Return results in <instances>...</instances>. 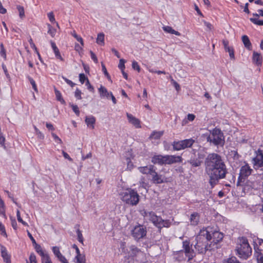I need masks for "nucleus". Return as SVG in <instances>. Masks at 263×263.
<instances>
[{
    "mask_svg": "<svg viewBox=\"0 0 263 263\" xmlns=\"http://www.w3.org/2000/svg\"><path fill=\"white\" fill-rule=\"evenodd\" d=\"M209 178V183L212 188L218 184L219 180L226 178L228 174V170L224 162L205 172Z\"/></svg>",
    "mask_w": 263,
    "mask_h": 263,
    "instance_id": "nucleus-1",
    "label": "nucleus"
},
{
    "mask_svg": "<svg viewBox=\"0 0 263 263\" xmlns=\"http://www.w3.org/2000/svg\"><path fill=\"white\" fill-rule=\"evenodd\" d=\"M196 240L197 242L194 245V248L198 253H205L208 250L214 249V247H212L211 243L209 244L208 242L212 240L211 234L208 231H206L205 234H203V236L202 235L197 236Z\"/></svg>",
    "mask_w": 263,
    "mask_h": 263,
    "instance_id": "nucleus-2",
    "label": "nucleus"
},
{
    "mask_svg": "<svg viewBox=\"0 0 263 263\" xmlns=\"http://www.w3.org/2000/svg\"><path fill=\"white\" fill-rule=\"evenodd\" d=\"M235 251L236 254L242 259H247L251 255L252 248L247 238L241 237L238 238Z\"/></svg>",
    "mask_w": 263,
    "mask_h": 263,
    "instance_id": "nucleus-3",
    "label": "nucleus"
},
{
    "mask_svg": "<svg viewBox=\"0 0 263 263\" xmlns=\"http://www.w3.org/2000/svg\"><path fill=\"white\" fill-rule=\"evenodd\" d=\"M252 172L253 170L248 163H246L242 166L240 169L236 185L237 186H243V190H245L246 186L249 185V183L248 180H246V179L252 174Z\"/></svg>",
    "mask_w": 263,
    "mask_h": 263,
    "instance_id": "nucleus-4",
    "label": "nucleus"
},
{
    "mask_svg": "<svg viewBox=\"0 0 263 263\" xmlns=\"http://www.w3.org/2000/svg\"><path fill=\"white\" fill-rule=\"evenodd\" d=\"M210 134L206 136V141L215 146L223 145L224 143V136L221 130L214 128L210 130Z\"/></svg>",
    "mask_w": 263,
    "mask_h": 263,
    "instance_id": "nucleus-5",
    "label": "nucleus"
},
{
    "mask_svg": "<svg viewBox=\"0 0 263 263\" xmlns=\"http://www.w3.org/2000/svg\"><path fill=\"white\" fill-rule=\"evenodd\" d=\"M224 162L222 157L215 153L209 154L205 159V172Z\"/></svg>",
    "mask_w": 263,
    "mask_h": 263,
    "instance_id": "nucleus-6",
    "label": "nucleus"
},
{
    "mask_svg": "<svg viewBox=\"0 0 263 263\" xmlns=\"http://www.w3.org/2000/svg\"><path fill=\"white\" fill-rule=\"evenodd\" d=\"M123 201L130 205H136L139 202V195L137 192L132 189H127L121 194Z\"/></svg>",
    "mask_w": 263,
    "mask_h": 263,
    "instance_id": "nucleus-7",
    "label": "nucleus"
},
{
    "mask_svg": "<svg viewBox=\"0 0 263 263\" xmlns=\"http://www.w3.org/2000/svg\"><path fill=\"white\" fill-rule=\"evenodd\" d=\"M149 220L155 226L161 230L162 228H169L171 225V221L168 220H163L160 216H158L154 212L148 213Z\"/></svg>",
    "mask_w": 263,
    "mask_h": 263,
    "instance_id": "nucleus-8",
    "label": "nucleus"
},
{
    "mask_svg": "<svg viewBox=\"0 0 263 263\" xmlns=\"http://www.w3.org/2000/svg\"><path fill=\"white\" fill-rule=\"evenodd\" d=\"M184 255L187 257V261H191L195 256L196 252L193 248V244L188 239L182 242V249Z\"/></svg>",
    "mask_w": 263,
    "mask_h": 263,
    "instance_id": "nucleus-9",
    "label": "nucleus"
},
{
    "mask_svg": "<svg viewBox=\"0 0 263 263\" xmlns=\"http://www.w3.org/2000/svg\"><path fill=\"white\" fill-rule=\"evenodd\" d=\"M147 234L146 228L141 224L136 226L131 231V235L136 241L144 238Z\"/></svg>",
    "mask_w": 263,
    "mask_h": 263,
    "instance_id": "nucleus-10",
    "label": "nucleus"
},
{
    "mask_svg": "<svg viewBox=\"0 0 263 263\" xmlns=\"http://www.w3.org/2000/svg\"><path fill=\"white\" fill-rule=\"evenodd\" d=\"M252 163L255 167H263V151L258 149L256 151V156L252 159Z\"/></svg>",
    "mask_w": 263,
    "mask_h": 263,
    "instance_id": "nucleus-11",
    "label": "nucleus"
},
{
    "mask_svg": "<svg viewBox=\"0 0 263 263\" xmlns=\"http://www.w3.org/2000/svg\"><path fill=\"white\" fill-rule=\"evenodd\" d=\"M211 236L212 241L210 243L212 247H214V249L218 248L217 245L222 240L223 238V234L218 231H214L212 233V234H211Z\"/></svg>",
    "mask_w": 263,
    "mask_h": 263,
    "instance_id": "nucleus-12",
    "label": "nucleus"
},
{
    "mask_svg": "<svg viewBox=\"0 0 263 263\" xmlns=\"http://www.w3.org/2000/svg\"><path fill=\"white\" fill-rule=\"evenodd\" d=\"M165 164H172L178 162H181L182 161V157L179 156L175 155H165Z\"/></svg>",
    "mask_w": 263,
    "mask_h": 263,
    "instance_id": "nucleus-13",
    "label": "nucleus"
},
{
    "mask_svg": "<svg viewBox=\"0 0 263 263\" xmlns=\"http://www.w3.org/2000/svg\"><path fill=\"white\" fill-rule=\"evenodd\" d=\"M151 175L152 176V181L155 184H161L165 182V177L162 175H159L155 170Z\"/></svg>",
    "mask_w": 263,
    "mask_h": 263,
    "instance_id": "nucleus-14",
    "label": "nucleus"
},
{
    "mask_svg": "<svg viewBox=\"0 0 263 263\" xmlns=\"http://www.w3.org/2000/svg\"><path fill=\"white\" fill-rule=\"evenodd\" d=\"M172 255L173 259L179 262L184 261L187 258L182 250L173 252Z\"/></svg>",
    "mask_w": 263,
    "mask_h": 263,
    "instance_id": "nucleus-15",
    "label": "nucleus"
},
{
    "mask_svg": "<svg viewBox=\"0 0 263 263\" xmlns=\"http://www.w3.org/2000/svg\"><path fill=\"white\" fill-rule=\"evenodd\" d=\"M152 162L154 164H158L160 165L165 164V156L161 155H155L152 158Z\"/></svg>",
    "mask_w": 263,
    "mask_h": 263,
    "instance_id": "nucleus-16",
    "label": "nucleus"
},
{
    "mask_svg": "<svg viewBox=\"0 0 263 263\" xmlns=\"http://www.w3.org/2000/svg\"><path fill=\"white\" fill-rule=\"evenodd\" d=\"M200 217V214L197 212H193L191 214L190 217L191 225L193 226H197L199 222Z\"/></svg>",
    "mask_w": 263,
    "mask_h": 263,
    "instance_id": "nucleus-17",
    "label": "nucleus"
},
{
    "mask_svg": "<svg viewBox=\"0 0 263 263\" xmlns=\"http://www.w3.org/2000/svg\"><path fill=\"white\" fill-rule=\"evenodd\" d=\"M1 255L4 259V261L5 263H11L10 259V256L8 254L6 248L3 246H1Z\"/></svg>",
    "mask_w": 263,
    "mask_h": 263,
    "instance_id": "nucleus-18",
    "label": "nucleus"
},
{
    "mask_svg": "<svg viewBox=\"0 0 263 263\" xmlns=\"http://www.w3.org/2000/svg\"><path fill=\"white\" fill-rule=\"evenodd\" d=\"M222 43L224 46L225 50L227 52H229L230 58L231 59H235L234 51L233 48L232 47L229 46L228 41L223 40L222 41Z\"/></svg>",
    "mask_w": 263,
    "mask_h": 263,
    "instance_id": "nucleus-19",
    "label": "nucleus"
},
{
    "mask_svg": "<svg viewBox=\"0 0 263 263\" xmlns=\"http://www.w3.org/2000/svg\"><path fill=\"white\" fill-rule=\"evenodd\" d=\"M252 61L253 63L257 66H260L262 64V58L260 53L254 51L253 53Z\"/></svg>",
    "mask_w": 263,
    "mask_h": 263,
    "instance_id": "nucleus-20",
    "label": "nucleus"
},
{
    "mask_svg": "<svg viewBox=\"0 0 263 263\" xmlns=\"http://www.w3.org/2000/svg\"><path fill=\"white\" fill-rule=\"evenodd\" d=\"M154 165H151L149 166L139 167L138 170L142 174L152 175L154 171Z\"/></svg>",
    "mask_w": 263,
    "mask_h": 263,
    "instance_id": "nucleus-21",
    "label": "nucleus"
},
{
    "mask_svg": "<svg viewBox=\"0 0 263 263\" xmlns=\"http://www.w3.org/2000/svg\"><path fill=\"white\" fill-rule=\"evenodd\" d=\"M85 122L87 126L93 129L95 128V124L96 123V118L93 116H86L85 117Z\"/></svg>",
    "mask_w": 263,
    "mask_h": 263,
    "instance_id": "nucleus-22",
    "label": "nucleus"
},
{
    "mask_svg": "<svg viewBox=\"0 0 263 263\" xmlns=\"http://www.w3.org/2000/svg\"><path fill=\"white\" fill-rule=\"evenodd\" d=\"M127 117L129 120V122L133 124L136 127L139 128L140 126V122L139 119L134 117L132 115L127 114Z\"/></svg>",
    "mask_w": 263,
    "mask_h": 263,
    "instance_id": "nucleus-23",
    "label": "nucleus"
},
{
    "mask_svg": "<svg viewBox=\"0 0 263 263\" xmlns=\"http://www.w3.org/2000/svg\"><path fill=\"white\" fill-rule=\"evenodd\" d=\"M50 44H51V47L53 50V52L55 54V56L57 58V59L60 60L61 61H63L64 59L62 57V56L60 54V51H59L58 48L57 47V46H56L55 43L54 42H53L52 41H51Z\"/></svg>",
    "mask_w": 263,
    "mask_h": 263,
    "instance_id": "nucleus-24",
    "label": "nucleus"
},
{
    "mask_svg": "<svg viewBox=\"0 0 263 263\" xmlns=\"http://www.w3.org/2000/svg\"><path fill=\"white\" fill-rule=\"evenodd\" d=\"M98 91L101 98H106L109 99L110 92H108L105 87L101 85L98 89Z\"/></svg>",
    "mask_w": 263,
    "mask_h": 263,
    "instance_id": "nucleus-25",
    "label": "nucleus"
},
{
    "mask_svg": "<svg viewBox=\"0 0 263 263\" xmlns=\"http://www.w3.org/2000/svg\"><path fill=\"white\" fill-rule=\"evenodd\" d=\"M254 251L257 263H263V254L261 253V250L259 249V247H257V245L254 247Z\"/></svg>",
    "mask_w": 263,
    "mask_h": 263,
    "instance_id": "nucleus-26",
    "label": "nucleus"
},
{
    "mask_svg": "<svg viewBox=\"0 0 263 263\" xmlns=\"http://www.w3.org/2000/svg\"><path fill=\"white\" fill-rule=\"evenodd\" d=\"M192 167H199L201 165L202 161L197 158H191L189 161Z\"/></svg>",
    "mask_w": 263,
    "mask_h": 263,
    "instance_id": "nucleus-27",
    "label": "nucleus"
},
{
    "mask_svg": "<svg viewBox=\"0 0 263 263\" xmlns=\"http://www.w3.org/2000/svg\"><path fill=\"white\" fill-rule=\"evenodd\" d=\"M241 39L245 47L248 50H251L252 46L249 37L246 35H243L242 36Z\"/></svg>",
    "mask_w": 263,
    "mask_h": 263,
    "instance_id": "nucleus-28",
    "label": "nucleus"
},
{
    "mask_svg": "<svg viewBox=\"0 0 263 263\" xmlns=\"http://www.w3.org/2000/svg\"><path fill=\"white\" fill-rule=\"evenodd\" d=\"M184 149L191 147L195 142V140L192 138L182 140Z\"/></svg>",
    "mask_w": 263,
    "mask_h": 263,
    "instance_id": "nucleus-29",
    "label": "nucleus"
},
{
    "mask_svg": "<svg viewBox=\"0 0 263 263\" xmlns=\"http://www.w3.org/2000/svg\"><path fill=\"white\" fill-rule=\"evenodd\" d=\"M172 145L174 151H180L181 149H184L182 140L174 141Z\"/></svg>",
    "mask_w": 263,
    "mask_h": 263,
    "instance_id": "nucleus-30",
    "label": "nucleus"
},
{
    "mask_svg": "<svg viewBox=\"0 0 263 263\" xmlns=\"http://www.w3.org/2000/svg\"><path fill=\"white\" fill-rule=\"evenodd\" d=\"M74 259L76 260L77 263H85L86 262L85 255L81 254V253L78 251H77V254L76 256Z\"/></svg>",
    "mask_w": 263,
    "mask_h": 263,
    "instance_id": "nucleus-31",
    "label": "nucleus"
},
{
    "mask_svg": "<svg viewBox=\"0 0 263 263\" xmlns=\"http://www.w3.org/2000/svg\"><path fill=\"white\" fill-rule=\"evenodd\" d=\"M130 256L132 257H136L137 254L141 252V250L140 249L137 248L135 245H132L130 248Z\"/></svg>",
    "mask_w": 263,
    "mask_h": 263,
    "instance_id": "nucleus-32",
    "label": "nucleus"
},
{
    "mask_svg": "<svg viewBox=\"0 0 263 263\" xmlns=\"http://www.w3.org/2000/svg\"><path fill=\"white\" fill-rule=\"evenodd\" d=\"M163 30L167 33L175 34L176 35L179 36L180 35V33L175 30H174L170 26H164L163 27Z\"/></svg>",
    "mask_w": 263,
    "mask_h": 263,
    "instance_id": "nucleus-33",
    "label": "nucleus"
},
{
    "mask_svg": "<svg viewBox=\"0 0 263 263\" xmlns=\"http://www.w3.org/2000/svg\"><path fill=\"white\" fill-rule=\"evenodd\" d=\"M222 263H240L239 260L234 256H231L228 258L224 259Z\"/></svg>",
    "mask_w": 263,
    "mask_h": 263,
    "instance_id": "nucleus-34",
    "label": "nucleus"
},
{
    "mask_svg": "<svg viewBox=\"0 0 263 263\" xmlns=\"http://www.w3.org/2000/svg\"><path fill=\"white\" fill-rule=\"evenodd\" d=\"M54 92L56 96L57 100L60 101L62 104H65V100L63 99L61 93L60 91L57 90V89H54Z\"/></svg>",
    "mask_w": 263,
    "mask_h": 263,
    "instance_id": "nucleus-35",
    "label": "nucleus"
},
{
    "mask_svg": "<svg viewBox=\"0 0 263 263\" xmlns=\"http://www.w3.org/2000/svg\"><path fill=\"white\" fill-rule=\"evenodd\" d=\"M37 253L41 256L43 262L45 260H47V258L49 259H50L49 255L47 253H45L42 249Z\"/></svg>",
    "mask_w": 263,
    "mask_h": 263,
    "instance_id": "nucleus-36",
    "label": "nucleus"
},
{
    "mask_svg": "<svg viewBox=\"0 0 263 263\" xmlns=\"http://www.w3.org/2000/svg\"><path fill=\"white\" fill-rule=\"evenodd\" d=\"M77 227L79 228V225L77 224L75 226V228H76ZM76 232H77V236H78V241L80 242H81V243L83 244L84 238H83V235H82L81 231H80V230L79 228H78L77 229Z\"/></svg>",
    "mask_w": 263,
    "mask_h": 263,
    "instance_id": "nucleus-37",
    "label": "nucleus"
},
{
    "mask_svg": "<svg viewBox=\"0 0 263 263\" xmlns=\"http://www.w3.org/2000/svg\"><path fill=\"white\" fill-rule=\"evenodd\" d=\"M97 43L101 45L104 44V34L103 33H100L98 34Z\"/></svg>",
    "mask_w": 263,
    "mask_h": 263,
    "instance_id": "nucleus-38",
    "label": "nucleus"
},
{
    "mask_svg": "<svg viewBox=\"0 0 263 263\" xmlns=\"http://www.w3.org/2000/svg\"><path fill=\"white\" fill-rule=\"evenodd\" d=\"M71 35L79 42L80 43L81 45L83 46H84V42L83 39L79 36L76 32L75 31H73L72 32H71Z\"/></svg>",
    "mask_w": 263,
    "mask_h": 263,
    "instance_id": "nucleus-39",
    "label": "nucleus"
},
{
    "mask_svg": "<svg viewBox=\"0 0 263 263\" xmlns=\"http://www.w3.org/2000/svg\"><path fill=\"white\" fill-rule=\"evenodd\" d=\"M163 135V132H153L151 135V137L155 139H159Z\"/></svg>",
    "mask_w": 263,
    "mask_h": 263,
    "instance_id": "nucleus-40",
    "label": "nucleus"
},
{
    "mask_svg": "<svg viewBox=\"0 0 263 263\" xmlns=\"http://www.w3.org/2000/svg\"><path fill=\"white\" fill-rule=\"evenodd\" d=\"M27 78H28L29 81L30 82V84H31L33 90L37 92L38 91H37V86L35 84V81L30 76H28Z\"/></svg>",
    "mask_w": 263,
    "mask_h": 263,
    "instance_id": "nucleus-41",
    "label": "nucleus"
},
{
    "mask_svg": "<svg viewBox=\"0 0 263 263\" xmlns=\"http://www.w3.org/2000/svg\"><path fill=\"white\" fill-rule=\"evenodd\" d=\"M52 251L54 255L58 258L60 255H62L60 251V249L58 247L55 246L53 247L52 248Z\"/></svg>",
    "mask_w": 263,
    "mask_h": 263,
    "instance_id": "nucleus-42",
    "label": "nucleus"
},
{
    "mask_svg": "<svg viewBox=\"0 0 263 263\" xmlns=\"http://www.w3.org/2000/svg\"><path fill=\"white\" fill-rule=\"evenodd\" d=\"M69 106L71 107L72 109L73 110V112L76 114V115L77 116H79L80 115V111L78 106L77 105H74L71 103H69Z\"/></svg>",
    "mask_w": 263,
    "mask_h": 263,
    "instance_id": "nucleus-43",
    "label": "nucleus"
},
{
    "mask_svg": "<svg viewBox=\"0 0 263 263\" xmlns=\"http://www.w3.org/2000/svg\"><path fill=\"white\" fill-rule=\"evenodd\" d=\"M48 33L50 34V35L53 37L55 34L56 30L52 27V26L50 25H48Z\"/></svg>",
    "mask_w": 263,
    "mask_h": 263,
    "instance_id": "nucleus-44",
    "label": "nucleus"
},
{
    "mask_svg": "<svg viewBox=\"0 0 263 263\" xmlns=\"http://www.w3.org/2000/svg\"><path fill=\"white\" fill-rule=\"evenodd\" d=\"M227 180L231 183H235L236 180V177L234 173H231L228 176Z\"/></svg>",
    "mask_w": 263,
    "mask_h": 263,
    "instance_id": "nucleus-45",
    "label": "nucleus"
},
{
    "mask_svg": "<svg viewBox=\"0 0 263 263\" xmlns=\"http://www.w3.org/2000/svg\"><path fill=\"white\" fill-rule=\"evenodd\" d=\"M101 66H102V71H103L104 74L107 77V79L109 81H111L110 76H109V73H108L105 65L103 63H102Z\"/></svg>",
    "mask_w": 263,
    "mask_h": 263,
    "instance_id": "nucleus-46",
    "label": "nucleus"
},
{
    "mask_svg": "<svg viewBox=\"0 0 263 263\" xmlns=\"http://www.w3.org/2000/svg\"><path fill=\"white\" fill-rule=\"evenodd\" d=\"M17 9L19 12V16L21 18H23L25 16V12L24 7L20 6H17Z\"/></svg>",
    "mask_w": 263,
    "mask_h": 263,
    "instance_id": "nucleus-47",
    "label": "nucleus"
},
{
    "mask_svg": "<svg viewBox=\"0 0 263 263\" xmlns=\"http://www.w3.org/2000/svg\"><path fill=\"white\" fill-rule=\"evenodd\" d=\"M250 20L251 22L254 23V24L262 26L263 25V21H260L258 20L257 18H250Z\"/></svg>",
    "mask_w": 263,
    "mask_h": 263,
    "instance_id": "nucleus-48",
    "label": "nucleus"
},
{
    "mask_svg": "<svg viewBox=\"0 0 263 263\" xmlns=\"http://www.w3.org/2000/svg\"><path fill=\"white\" fill-rule=\"evenodd\" d=\"M16 216L18 222L22 223L24 226H27V222L24 221L21 217L20 212L18 210L16 211Z\"/></svg>",
    "mask_w": 263,
    "mask_h": 263,
    "instance_id": "nucleus-49",
    "label": "nucleus"
},
{
    "mask_svg": "<svg viewBox=\"0 0 263 263\" xmlns=\"http://www.w3.org/2000/svg\"><path fill=\"white\" fill-rule=\"evenodd\" d=\"M29 260L30 262H29L28 261H27V263H37L36 256L33 253H31L30 255Z\"/></svg>",
    "mask_w": 263,
    "mask_h": 263,
    "instance_id": "nucleus-50",
    "label": "nucleus"
},
{
    "mask_svg": "<svg viewBox=\"0 0 263 263\" xmlns=\"http://www.w3.org/2000/svg\"><path fill=\"white\" fill-rule=\"evenodd\" d=\"M0 47H1L0 54L2 57H4L6 59V50L4 48V45L3 43L1 44Z\"/></svg>",
    "mask_w": 263,
    "mask_h": 263,
    "instance_id": "nucleus-51",
    "label": "nucleus"
},
{
    "mask_svg": "<svg viewBox=\"0 0 263 263\" xmlns=\"http://www.w3.org/2000/svg\"><path fill=\"white\" fill-rule=\"evenodd\" d=\"M0 232H1V234L4 236L7 237V235L6 232L5 228L4 226L0 222Z\"/></svg>",
    "mask_w": 263,
    "mask_h": 263,
    "instance_id": "nucleus-52",
    "label": "nucleus"
},
{
    "mask_svg": "<svg viewBox=\"0 0 263 263\" xmlns=\"http://www.w3.org/2000/svg\"><path fill=\"white\" fill-rule=\"evenodd\" d=\"M87 79H88L84 73H80L79 74V81L81 84H84V82L87 81Z\"/></svg>",
    "mask_w": 263,
    "mask_h": 263,
    "instance_id": "nucleus-53",
    "label": "nucleus"
},
{
    "mask_svg": "<svg viewBox=\"0 0 263 263\" xmlns=\"http://www.w3.org/2000/svg\"><path fill=\"white\" fill-rule=\"evenodd\" d=\"M5 142V138L3 136V133H1V134H0V144L4 148H6Z\"/></svg>",
    "mask_w": 263,
    "mask_h": 263,
    "instance_id": "nucleus-54",
    "label": "nucleus"
},
{
    "mask_svg": "<svg viewBox=\"0 0 263 263\" xmlns=\"http://www.w3.org/2000/svg\"><path fill=\"white\" fill-rule=\"evenodd\" d=\"M132 68L136 70H137L138 72H139L140 71V67L138 64V63L136 62V61H133V63H132Z\"/></svg>",
    "mask_w": 263,
    "mask_h": 263,
    "instance_id": "nucleus-55",
    "label": "nucleus"
},
{
    "mask_svg": "<svg viewBox=\"0 0 263 263\" xmlns=\"http://www.w3.org/2000/svg\"><path fill=\"white\" fill-rule=\"evenodd\" d=\"M11 226L14 230H16L17 228V222L15 219L12 217H10Z\"/></svg>",
    "mask_w": 263,
    "mask_h": 263,
    "instance_id": "nucleus-56",
    "label": "nucleus"
},
{
    "mask_svg": "<svg viewBox=\"0 0 263 263\" xmlns=\"http://www.w3.org/2000/svg\"><path fill=\"white\" fill-rule=\"evenodd\" d=\"M205 153L203 151H199L198 153L197 158H198L199 160L202 161V160H203L205 158Z\"/></svg>",
    "mask_w": 263,
    "mask_h": 263,
    "instance_id": "nucleus-57",
    "label": "nucleus"
},
{
    "mask_svg": "<svg viewBox=\"0 0 263 263\" xmlns=\"http://www.w3.org/2000/svg\"><path fill=\"white\" fill-rule=\"evenodd\" d=\"M85 85L87 86V89L90 91L93 92V91H94L93 87L90 84L88 79H87V81L86 82Z\"/></svg>",
    "mask_w": 263,
    "mask_h": 263,
    "instance_id": "nucleus-58",
    "label": "nucleus"
},
{
    "mask_svg": "<svg viewBox=\"0 0 263 263\" xmlns=\"http://www.w3.org/2000/svg\"><path fill=\"white\" fill-rule=\"evenodd\" d=\"M173 86L175 87L177 91H179L180 90V86L179 84L173 79L171 80Z\"/></svg>",
    "mask_w": 263,
    "mask_h": 263,
    "instance_id": "nucleus-59",
    "label": "nucleus"
},
{
    "mask_svg": "<svg viewBox=\"0 0 263 263\" xmlns=\"http://www.w3.org/2000/svg\"><path fill=\"white\" fill-rule=\"evenodd\" d=\"M51 135L56 142L60 144L62 143V140L55 134L52 133Z\"/></svg>",
    "mask_w": 263,
    "mask_h": 263,
    "instance_id": "nucleus-60",
    "label": "nucleus"
},
{
    "mask_svg": "<svg viewBox=\"0 0 263 263\" xmlns=\"http://www.w3.org/2000/svg\"><path fill=\"white\" fill-rule=\"evenodd\" d=\"M81 93V91L78 88H77L75 91L74 96L78 99L80 100L82 99Z\"/></svg>",
    "mask_w": 263,
    "mask_h": 263,
    "instance_id": "nucleus-61",
    "label": "nucleus"
},
{
    "mask_svg": "<svg viewBox=\"0 0 263 263\" xmlns=\"http://www.w3.org/2000/svg\"><path fill=\"white\" fill-rule=\"evenodd\" d=\"M125 62V61L124 59L120 60L118 67L121 70H123L125 68V65H124Z\"/></svg>",
    "mask_w": 263,
    "mask_h": 263,
    "instance_id": "nucleus-62",
    "label": "nucleus"
},
{
    "mask_svg": "<svg viewBox=\"0 0 263 263\" xmlns=\"http://www.w3.org/2000/svg\"><path fill=\"white\" fill-rule=\"evenodd\" d=\"M47 15H48L49 21L51 23H53V22L55 21L54 16L53 13L52 12H50L48 13L47 14Z\"/></svg>",
    "mask_w": 263,
    "mask_h": 263,
    "instance_id": "nucleus-63",
    "label": "nucleus"
},
{
    "mask_svg": "<svg viewBox=\"0 0 263 263\" xmlns=\"http://www.w3.org/2000/svg\"><path fill=\"white\" fill-rule=\"evenodd\" d=\"M58 259L61 263H68V261L64 256L62 254L59 256Z\"/></svg>",
    "mask_w": 263,
    "mask_h": 263,
    "instance_id": "nucleus-64",
    "label": "nucleus"
}]
</instances>
